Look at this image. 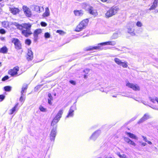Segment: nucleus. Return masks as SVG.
Instances as JSON below:
<instances>
[{
    "mask_svg": "<svg viewBox=\"0 0 158 158\" xmlns=\"http://www.w3.org/2000/svg\"><path fill=\"white\" fill-rule=\"evenodd\" d=\"M14 25L18 29L22 31V34L26 37L32 34L30 30L31 27V25L30 24L23 23L20 25L15 22L13 23Z\"/></svg>",
    "mask_w": 158,
    "mask_h": 158,
    "instance_id": "f257e3e1",
    "label": "nucleus"
},
{
    "mask_svg": "<svg viewBox=\"0 0 158 158\" xmlns=\"http://www.w3.org/2000/svg\"><path fill=\"white\" fill-rule=\"evenodd\" d=\"M116 44V42L115 41H109L99 44H98V46H97L93 47L92 46H90L89 47H86L85 48V50L86 51H88L93 49H98L100 48L101 46L106 45L114 46Z\"/></svg>",
    "mask_w": 158,
    "mask_h": 158,
    "instance_id": "f03ea898",
    "label": "nucleus"
},
{
    "mask_svg": "<svg viewBox=\"0 0 158 158\" xmlns=\"http://www.w3.org/2000/svg\"><path fill=\"white\" fill-rule=\"evenodd\" d=\"M119 9L117 6H113L107 10L105 15L106 18L111 17L115 15L118 11Z\"/></svg>",
    "mask_w": 158,
    "mask_h": 158,
    "instance_id": "7ed1b4c3",
    "label": "nucleus"
},
{
    "mask_svg": "<svg viewBox=\"0 0 158 158\" xmlns=\"http://www.w3.org/2000/svg\"><path fill=\"white\" fill-rule=\"evenodd\" d=\"M89 20L88 19H85L82 20L78 25L76 28L75 31H80L83 29L85 28L87 26Z\"/></svg>",
    "mask_w": 158,
    "mask_h": 158,
    "instance_id": "20e7f679",
    "label": "nucleus"
},
{
    "mask_svg": "<svg viewBox=\"0 0 158 158\" xmlns=\"http://www.w3.org/2000/svg\"><path fill=\"white\" fill-rule=\"evenodd\" d=\"M63 112V110H60L58 112L57 114L54 118L51 123V125L54 126L60 120V118Z\"/></svg>",
    "mask_w": 158,
    "mask_h": 158,
    "instance_id": "39448f33",
    "label": "nucleus"
},
{
    "mask_svg": "<svg viewBox=\"0 0 158 158\" xmlns=\"http://www.w3.org/2000/svg\"><path fill=\"white\" fill-rule=\"evenodd\" d=\"M114 60L117 64L123 68H127L128 67L127 62L126 60H121L117 57L114 58Z\"/></svg>",
    "mask_w": 158,
    "mask_h": 158,
    "instance_id": "423d86ee",
    "label": "nucleus"
},
{
    "mask_svg": "<svg viewBox=\"0 0 158 158\" xmlns=\"http://www.w3.org/2000/svg\"><path fill=\"white\" fill-rule=\"evenodd\" d=\"M135 23L134 22H131L129 23L128 26L127 32L132 35H135L134 29L131 28L134 27Z\"/></svg>",
    "mask_w": 158,
    "mask_h": 158,
    "instance_id": "0eeeda50",
    "label": "nucleus"
},
{
    "mask_svg": "<svg viewBox=\"0 0 158 158\" xmlns=\"http://www.w3.org/2000/svg\"><path fill=\"white\" fill-rule=\"evenodd\" d=\"M11 42L14 44L15 48L17 49H20L21 48V44L19 40L16 38H12Z\"/></svg>",
    "mask_w": 158,
    "mask_h": 158,
    "instance_id": "6e6552de",
    "label": "nucleus"
},
{
    "mask_svg": "<svg viewBox=\"0 0 158 158\" xmlns=\"http://www.w3.org/2000/svg\"><path fill=\"white\" fill-rule=\"evenodd\" d=\"M23 9L24 13L26 16L28 17H30L31 15V12L29 8L27 7V6H23Z\"/></svg>",
    "mask_w": 158,
    "mask_h": 158,
    "instance_id": "1a4fd4ad",
    "label": "nucleus"
},
{
    "mask_svg": "<svg viewBox=\"0 0 158 158\" xmlns=\"http://www.w3.org/2000/svg\"><path fill=\"white\" fill-rule=\"evenodd\" d=\"M126 85L128 87L132 89L135 91H139L140 90L139 87L136 84H134L132 83L128 82Z\"/></svg>",
    "mask_w": 158,
    "mask_h": 158,
    "instance_id": "9d476101",
    "label": "nucleus"
},
{
    "mask_svg": "<svg viewBox=\"0 0 158 158\" xmlns=\"http://www.w3.org/2000/svg\"><path fill=\"white\" fill-rule=\"evenodd\" d=\"M19 67L18 66H16L13 69L10 70L8 72V73L12 76H15L17 74V72L19 71Z\"/></svg>",
    "mask_w": 158,
    "mask_h": 158,
    "instance_id": "9b49d317",
    "label": "nucleus"
},
{
    "mask_svg": "<svg viewBox=\"0 0 158 158\" xmlns=\"http://www.w3.org/2000/svg\"><path fill=\"white\" fill-rule=\"evenodd\" d=\"M9 10L10 12L14 15L19 14L20 11V10L14 6H11L9 7Z\"/></svg>",
    "mask_w": 158,
    "mask_h": 158,
    "instance_id": "f8f14e48",
    "label": "nucleus"
},
{
    "mask_svg": "<svg viewBox=\"0 0 158 158\" xmlns=\"http://www.w3.org/2000/svg\"><path fill=\"white\" fill-rule=\"evenodd\" d=\"M101 133L100 131L98 130L95 131L90 136V139L93 140H95L99 136Z\"/></svg>",
    "mask_w": 158,
    "mask_h": 158,
    "instance_id": "ddd939ff",
    "label": "nucleus"
},
{
    "mask_svg": "<svg viewBox=\"0 0 158 158\" xmlns=\"http://www.w3.org/2000/svg\"><path fill=\"white\" fill-rule=\"evenodd\" d=\"M56 128H53L51 131L50 135V139L51 141H54L56 137Z\"/></svg>",
    "mask_w": 158,
    "mask_h": 158,
    "instance_id": "4468645a",
    "label": "nucleus"
},
{
    "mask_svg": "<svg viewBox=\"0 0 158 158\" xmlns=\"http://www.w3.org/2000/svg\"><path fill=\"white\" fill-rule=\"evenodd\" d=\"M33 58V54L31 49H28L27 56V58L28 60H31Z\"/></svg>",
    "mask_w": 158,
    "mask_h": 158,
    "instance_id": "2eb2a0df",
    "label": "nucleus"
},
{
    "mask_svg": "<svg viewBox=\"0 0 158 158\" xmlns=\"http://www.w3.org/2000/svg\"><path fill=\"white\" fill-rule=\"evenodd\" d=\"M150 116L148 113L144 114L143 116L139 120L138 123H142L150 118Z\"/></svg>",
    "mask_w": 158,
    "mask_h": 158,
    "instance_id": "dca6fc26",
    "label": "nucleus"
},
{
    "mask_svg": "<svg viewBox=\"0 0 158 158\" xmlns=\"http://www.w3.org/2000/svg\"><path fill=\"white\" fill-rule=\"evenodd\" d=\"M123 139L126 143L133 146H136L135 143L128 138L124 137L123 138Z\"/></svg>",
    "mask_w": 158,
    "mask_h": 158,
    "instance_id": "f3484780",
    "label": "nucleus"
},
{
    "mask_svg": "<svg viewBox=\"0 0 158 158\" xmlns=\"http://www.w3.org/2000/svg\"><path fill=\"white\" fill-rule=\"evenodd\" d=\"M123 139L126 143L133 146H136L135 143L128 138L124 137L123 138Z\"/></svg>",
    "mask_w": 158,
    "mask_h": 158,
    "instance_id": "a211bd4d",
    "label": "nucleus"
},
{
    "mask_svg": "<svg viewBox=\"0 0 158 158\" xmlns=\"http://www.w3.org/2000/svg\"><path fill=\"white\" fill-rule=\"evenodd\" d=\"M74 13L76 16L81 17L83 15L84 12L82 10H75L74 11Z\"/></svg>",
    "mask_w": 158,
    "mask_h": 158,
    "instance_id": "6ab92c4d",
    "label": "nucleus"
},
{
    "mask_svg": "<svg viewBox=\"0 0 158 158\" xmlns=\"http://www.w3.org/2000/svg\"><path fill=\"white\" fill-rule=\"evenodd\" d=\"M89 11L90 14L93 15L94 16H96L98 15L97 10H94L92 7L90 6L89 7Z\"/></svg>",
    "mask_w": 158,
    "mask_h": 158,
    "instance_id": "aec40b11",
    "label": "nucleus"
},
{
    "mask_svg": "<svg viewBox=\"0 0 158 158\" xmlns=\"http://www.w3.org/2000/svg\"><path fill=\"white\" fill-rule=\"evenodd\" d=\"M42 30L41 29H37L35 30L34 32V36L35 40H36L38 37V35L41 33Z\"/></svg>",
    "mask_w": 158,
    "mask_h": 158,
    "instance_id": "412c9836",
    "label": "nucleus"
},
{
    "mask_svg": "<svg viewBox=\"0 0 158 158\" xmlns=\"http://www.w3.org/2000/svg\"><path fill=\"white\" fill-rule=\"evenodd\" d=\"M73 106H72L70 108L69 110V113L68 115L66 116V118H69V117H72L73 115L74 110L73 109Z\"/></svg>",
    "mask_w": 158,
    "mask_h": 158,
    "instance_id": "4be33fe9",
    "label": "nucleus"
},
{
    "mask_svg": "<svg viewBox=\"0 0 158 158\" xmlns=\"http://www.w3.org/2000/svg\"><path fill=\"white\" fill-rule=\"evenodd\" d=\"M50 11L48 7H46L45 9V12L43 13L42 16L44 17L49 16L50 15Z\"/></svg>",
    "mask_w": 158,
    "mask_h": 158,
    "instance_id": "5701e85b",
    "label": "nucleus"
},
{
    "mask_svg": "<svg viewBox=\"0 0 158 158\" xmlns=\"http://www.w3.org/2000/svg\"><path fill=\"white\" fill-rule=\"evenodd\" d=\"M158 0H154L152 5V6L151 7L149 8L150 10H152L156 8L158 5Z\"/></svg>",
    "mask_w": 158,
    "mask_h": 158,
    "instance_id": "b1692460",
    "label": "nucleus"
},
{
    "mask_svg": "<svg viewBox=\"0 0 158 158\" xmlns=\"http://www.w3.org/2000/svg\"><path fill=\"white\" fill-rule=\"evenodd\" d=\"M126 134L130 138L137 140L138 137L134 134L130 132H126Z\"/></svg>",
    "mask_w": 158,
    "mask_h": 158,
    "instance_id": "393cba45",
    "label": "nucleus"
},
{
    "mask_svg": "<svg viewBox=\"0 0 158 158\" xmlns=\"http://www.w3.org/2000/svg\"><path fill=\"white\" fill-rule=\"evenodd\" d=\"M18 105V103H17L15 105L14 107L10 110L9 114H12L14 113V112L16 111V109Z\"/></svg>",
    "mask_w": 158,
    "mask_h": 158,
    "instance_id": "a878e982",
    "label": "nucleus"
},
{
    "mask_svg": "<svg viewBox=\"0 0 158 158\" xmlns=\"http://www.w3.org/2000/svg\"><path fill=\"white\" fill-rule=\"evenodd\" d=\"M116 154L120 158H127V156L124 154H121L119 152H117Z\"/></svg>",
    "mask_w": 158,
    "mask_h": 158,
    "instance_id": "bb28decb",
    "label": "nucleus"
},
{
    "mask_svg": "<svg viewBox=\"0 0 158 158\" xmlns=\"http://www.w3.org/2000/svg\"><path fill=\"white\" fill-rule=\"evenodd\" d=\"M7 51V49L6 47H4L1 48L0 49V53H6Z\"/></svg>",
    "mask_w": 158,
    "mask_h": 158,
    "instance_id": "cd10ccee",
    "label": "nucleus"
},
{
    "mask_svg": "<svg viewBox=\"0 0 158 158\" xmlns=\"http://www.w3.org/2000/svg\"><path fill=\"white\" fill-rule=\"evenodd\" d=\"M149 99L152 102L154 103L155 102V101H156L158 104V98L157 97H155L153 98L150 97Z\"/></svg>",
    "mask_w": 158,
    "mask_h": 158,
    "instance_id": "c85d7f7f",
    "label": "nucleus"
},
{
    "mask_svg": "<svg viewBox=\"0 0 158 158\" xmlns=\"http://www.w3.org/2000/svg\"><path fill=\"white\" fill-rule=\"evenodd\" d=\"M2 25L5 28H7L8 26V23L7 21H3L2 22Z\"/></svg>",
    "mask_w": 158,
    "mask_h": 158,
    "instance_id": "c756f323",
    "label": "nucleus"
},
{
    "mask_svg": "<svg viewBox=\"0 0 158 158\" xmlns=\"http://www.w3.org/2000/svg\"><path fill=\"white\" fill-rule=\"evenodd\" d=\"M11 89V87L10 86H6L4 87V90L5 91L9 92L10 91Z\"/></svg>",
    "mask_w": 158,
    "mask_h": 158,
    "instance_id": "7c9ffc66",
    "label": "nucleus"
},
{
    "mask_svg": "<svg viewBox=\"0 0 158 158\" xmlns=\"http://www.w3.org/2000/svg\"><path fill=\"white\" fill-rule=\"evenodd\" d=\"M119 36L118 34L117 33H114L112 36V39H116Z\"/></svg>",
    "mask_w": 158,
    "mask_h": 158,
    "instance_id": "2f4dec72",
    "label": "nucleus"
},
{
    "mask_svg": "<svg viewBox=\"0 0 158 158\" xmlns=\"http://www.w3.org/2000/svg\"><path fill=\"white\" fill-rule=\"evenodd\" d=\"M39 109L41 111L43 112H46L47 111L46 109L41 106H40Z\"/></svg>",
    "mask_w": 158,
    "mask_h": 158,
    "instance_id": "473e14b6",
    "label": "nucleus"
},
{
    "mask_svg": "<svg viewBox=\"0 0 158 158\" xmlns=\"http://www.w3.org/2000/svg\"><path fill=\"white\" fill-rule=\"evenodd\" d=\"M34 9H35V10L37 12H40V7L39 6H35L34 7Z\"/></svg>",
    "mask_w": 158,
    "mask_h": 158,
    "instance_id": "72a5a7b5",
    "label": "nucleus"
},
{
    "mask_svg": "<svg viewBox=\"0 0 158 158\" xmlns=\"http://www.w3.org/2000/svg\"><path fill=\"white\" fill-rule=\"evenodd\" d=\"M56 32L59 33L60 35H63L65 34V33L64 31L61 30H57Z\"/></svg>",
    "mask_w": 158,
    "mask_h": 158,
    "instance_id": "f704fd0d",
    "label": "nucleus"
},
{
    "mask_svg": "<svg viewBox=\"0 0 158 158\" xmlns=\"http://www.w3.org/2000/svg\"><path fill=\"white\" fill-rule=\"evenodd\" d=\"M136 25L139 27H141L143 26L142 23L140 21H137L136 23Z\"/></svg>",
    "mask_w": 158,
    "mask_h": 158,
    "instance_id": "c9c22d12",
    "label": "nucleus"
},
{
    "mask_svg": "<svg viewBox=\"0 0 158 158\" xmlns=\"http://www.w3.org/2000/svg\"><path fill=\"white\" fill-rule=\"evenodd\" d=\"M44 37L46 38H49L50 37L51 35L48 32H46L44 34Z\"/></svg>",
    "mask_w": 158,
    "mask_h": 158,
    "instance_id": "e433bc0d",
    "label": "nucleus"
},
{
    "mask_svg": "<svg viewBox=\"0 0 158 158\" xmlns=\"http://www.w3.org/2000/svg\"><path fill=\"white\" fill-rule=\"evenodd\" d=\"M27 88V85H25L24 86H23L22 88V90L21 91H22V92H24L25 90H26Z\"/></svg>",
    "mask_w": 158,
    "mask_h": 158,
    "instance_id": "4c0bfd02",
    "label": "nucleus"
},
{
    "mask_svg": "<svg viewBox=\"0 0 158 158\" xmlns=\"http://www.w3.org/2000/svg\"><path fill=\"white\" fill-rule=\"evenodd\" d=\"M6 33V31L3 29H0V34H5Z\"/></svg>",
    "mask_w": 158,
    "mask_h": 158,
    "instance_id": "58836bf2",
    "label": "nucleus"
},
{
    "mask_svg": "<svg viewBox=\"0 0 158 158\" xmlns=\"http://www.w3.org/2000/svg\"><path fill=\"white\" fill-rule=\"evenodd\" d=\"M31 41L29 39H27L25 41V43L27 44L28 45H30V44H31Z\"/></svg>",
    "mask_w": 158,
    "mask_h": 158,
    "instance_id": "ea45409f",
    "label": "nucleus"
},
{
    "mask_svg": "<svg viewBox=\"0 0 158 158\" xmlns=\"http://www.w3.org/2000/svg\"><path fill=\"white\" fill-rule=\"evenodd\" d=\"M9 78V77L8 76H6L4 77L2 79V81H4L6 80H7Z\"/></svg>",
    "mask_w": 158,
    "mask_h": 158,
    "instance_id": "a19ab883",
    "label": "nucleus"
},
{
    "mask_svg": "<svg viewBox=\"0 0 158 158\" xmlns=\"http://www.w3.org/2000/svg\"><path fill=\"white\" fill-rule=\"evenodd\" d=\"M40 24L41 25V26L43 27H46L47 25V24L44 22H42Z\"/></svg>",
    "mask_w": 158,
    "mask_h": 158,
    "instance_id": "79ce46f5",
    "label": "nucleus"
},
{
    "mask_svg": "<svg viewBox=\"0 0 158 158\" xmlns=\"http://www.w3.org/2000/svg\"><path fill=\"white\" fill-rule=\"evenodd\" d=\"M24 99L25 98L24 97L21 96L19 99V101L21 102H23L24 101Z\"/></svg>",
    "mask_w": 158,
    "mask_h": 158,
    "instance_id": "37998d69",
    "label": "nucleus"
},
{
    "mask_svg": "<svg viewBox=\"0 0 158 158\" xmlns=\"http://www.w3.org/2000/svg\"><path fill=\"white\" fill-rule=\"evenodd\" d=\"M48 96L49 97V98H48V99H50V100H53L52 97V95L51 94L49 93L48 94Z\"/></svg>",
    "mask_w": 158,
    "mask_h": 158,
    "instance_id": "c03bdc74",
    "label": "nucleus"
},
{
    "mask_svg": "<svg viewBox=\"0 0 158 158\" xmlns=\"http://www.w3.org/2000/svg\"><path fill=\"white\" fill-rule=\"evenodd\" d=\"M142 138H143V139L145 142H148V140L146 137L143 136H142Z\"/></svg>",
    "mask_w": 158,
    "mask_h": 158,
    "instance_id": "a18cd8bd",
    "label": "nucleus"
},
{
    "mask_svg": "<svg viewBox=\"0 0 158 158\" xmlns=\"http://www.w3.org/2000/svg\"><path fill=\"white\" fill-rule=\"evenodd\" d=\"M5 98V96L4 95H0V99L3 100Z\"/></svg>",
    "mask_w": 158,
    "mask_h": 158,
    "instance_id": "49530a36",
    "label": "nucleus"
},
{
    "mask_svg": "<svg viewBox=\"0 0 158 158\" xmlns=\"http://www.w3.org/2000/svg\"><path fill=\"white\" fill-rule=\"evenodd\" d=\"M69 82L71 84L73 85H75L76 84L75 82L71 80Z\"/></svg>",
    "mask_w": 158,
    "mask_h": 158,
    "instance_id": "de8ad7c7",
    "label": "nucleus"
},
{
    "mask_svg": "<svg viewBox=\"0 0 158 158\" xmlns=\"http://www.w3.org/2000/svg\"><path fill=\"white\" fill-rule=\"evenodd\" d=\"M102 2H107V3H110V1L108 0H100Z\"/></svg>",
    "mask_w": 158,
    "mask_h": 158,
    "instance_id": "09e8293b",
    "label": "nucleus"
},
{
    "mask_svg": "<svg viewBox=\"0 0 158 158\" xmlns=\"http://www.w3.org/2000/svg\"><path fill=\"white\" fill-rule=\"evenodd\" d=\"M89 71V70L88 69H86L84 70V72L85 73H88Z\"/></svg>",
    "mask_w": 158,
    "mask_h": 158,
    "instance_id": "8fccbe9b",
    "label": "nucleus"
},
{
    "mask_svg": "<svg viewBox=\"0 0 158 158\" xmlns=\"http://www.w3.org/2000/svg\"><path fill=\"white\" fill-rule=\"evenodd\" d=\"M0 39L2 41H4L5 40V38L4 37H0Z\"/></svg>",
    "mask_w": 158,
    "mask_h": 158,
    "instance_id": "3c124183",
    "label": "nucleus"
},
{
    "mask_svg": "<svg viewBox=\"0 0 158 158\" xmlns=\"http://www.w3.org/2000/svg\"><path fill=\"white\" fill-rule=\"evenodd\" d=\"M51 100H50V99H48V104L50 105H52V103L51 102Z\"/></svg>",
    "mask_w": 158,
    "mask_h": 158,
    "instance_id": "603ef678",
    "label": "nucleus"
},
{
    "mask_svg": "<svg viewBox=\"0 0 158 158\" xmlns=\"http://www.w3.org/2000/svg\"><path fill=\"white\" fill-rule=\"evenodd\" d=\"M147 145V143H145L143 142L141 143V145L143 146H145Z\"/></svg>",
    "mask_w": 158,
    "mask_h": 158,
    "instance_id": "864d4df0",
    "label": "nucleus"
},
{
    "mask_svg": "<svg viewBox=\"0 0 158 158\" xmlns=\"http://www.w3.org/2000/svg\"><path fill=\"white\" fill-rule=\"evenodd\" d=\"M21 96H22V97H24V96L25 95H24V92H22V91H21Z\"/></svg>",
    "mask_w": 158,
    "mask_h": 158,
    "instance_id": "5fc2aeb1",
    "label": "nucleus"
},
{
    "mask_svg": "<svg viewBox=\"0 0 158 158\" xmlns=\"http://www.w3.org/2000/svg\"><path fill=\"white\" fill-rule=\"evenodd\" d=\"M147 142L149 144L151 145L152 144V142H151L150 141H148V142Z\"/></svg>",
    "mask_w": 158,
    "mask_h": 158,
    "instance_id": "6e6d98bb",
    "label": "nucleus"
},
{
    "mask_svg": "<svg viewBox=\"0 0 158 158\" xmlns=\"http://www.w3.org/2000/svg\"><path fill=\"white\" fill-rule=\"evenodd\" d=\"M152 108L154 109H155V110H158V108H155V107H152Z\"/></svg>",
    "mask_w": 158,
    "mask_h": 158,
    "instance_id": "4d7b16f0",
    "label": "nucleus"
},
{
    "mask_svg": "<svg viewBox=\"0 0 158 158\" xmlns=\"http://www.w3.org/2000/svg\"><path fill=\"white\" fill-rule=\"evenodd\" d=\"M87 77L86 75H84V78H86Z\"/></svg>",
    "mask_w": 158,
    "mask_h": 158,
    "instance_id": "13d9d810",
    "label": "nucleus"
},
{
    "mask_svg": "<svg viewBox=\"0 0 158 158\" xmlns=\"http://www.w3.org/2000/svg\"><path fill=\"white\" fill-rule=\"evenodd\" d=\"M101 91L102 92H104V90H101Z\"/></svg>",
    "mask_w": 158,
    "mask_h": 158,
    "instance_id": "bf43d9fd",
    "label": "nucleus"
},
{
    "mask_svg": "<svg viewBox=\"0 0 158 158\" xmlns=\"http://www.w3.org/2000/svg\"><path fill=\"white\" fill-rule=\"evenodd\" d=\"M56 93H55V94H54V95L55 96H56Z\"/></svg>",
    "mask_w": 158,
    "mask_h": 158,
    "instance_id": "052dcab7",
    "label": "nucleus"
},
{
    "mask_svg": "<svg viewBox=\"0 0 158 158\" xmlns=\"http://www.w3.org/2000/svg\"><path fill=\"white\" fill-rule=\"evenodd\" d=\"M3 0H0V2H2V1H3Z\"/></svg>",
    "mask_w": 158,
    "mask_h": 158,
    "instance_id": "680f3d73",
    "label": "nucleus"
},
{
    "mask_svg": "<svg viewBox=\"0 0 158 158\" xmlns=\"http://www.w3.org/2000/svg\"><path fill=\"white\" fill-rule=\"evenodd\" d=\"M108 158H112V157H108Z\"/></svg>",
    "mask_w": 158,
    "mask_h": 158,
    "instance_id": "e2e57ef3",
    "label": "nucleus"
},
{
    "mask_svg": "<svg viewBox=\"0 0 158 158\" xmlns=\"http://www.w3.org/2000/svg\"><path fill=\"white\" fill-rule=\"evenodd\" d=\"M113 97H116V96H113Z\"/></svg>",
    "mask_w": 158,
    "mask_h": 158,
    "instance_id": "0e129e2a",
    "label": "nucleus"
}]
</instances>
